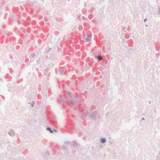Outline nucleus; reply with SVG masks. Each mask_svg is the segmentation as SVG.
I'll return each instance as SVG.
<instances>
[{
    "mask_svg": "<svg viewBox=\"0 0 160 160\" xmlns=\"http://www.w3.org/2000/svg\"><path fill=\"white\" fill-rule=\"evenodd\" d=\"M65 99L61 98V103L62 104L63 108L66 107V105H68L69 103H71L72 105H70V107H72L73 108H76L81 114V118L83 119L86 118L87 116H88L90 119L95 121L98 119H100L99 114L97 111H95L93 112H89L87 111H84L83 108L78 102V98H73L71 96V93L70 92H68L67 96H64Z\"/></svg>",
    "mask_w": 160,
    "mask_h": 160,
    "instance_id": "nucleus-1",
    "label": "nucleus"
},
{
    "mask_svg": "<svg viewBox=\"0 0 160 160\" xmlns=\"http://www.w3.org/2000/svg\"><path fill=\"white\" fill-rule=\"evenodd\" d=\"M53 120H52L50 121V123L53 125L54 127H56L57 124V122L56 120H55L56 117L55 116L53 117Z\"/></svg>",
    "mask_w": 160,
    "mask_h": 160,
    "instance_id": "nucleus-2",
    "label": "nucleus"
},
{
    "mask_svg": "<svg viewBox=\"0 0 160 160\" xmlns=\"http://www.w3.org/2000/svg\"><path fill=\"white\" fill-rule=\"evenodd\" d=\"M59 74L62 75L64 74L66 71L63 68H59Z\"/></svg>",
    "mask_w": 160,
    "mask_h": 160,
    "instance_id": "nucleus-3",
    "label": "nucleus"
},
{
    "mask_svg": "<svg viewBox=\"0 0 160 160\" xmlns=\"http://www.w3.org/2000/svg\"><path fill=\"white\" fill-rule=\"evenodd\" d=\"M87 37L85 39V41L87 42H90L91 39V36L90 35H87Z\"/></svg>",
    "mask_w": 160,
    "mask_h": 160,
    "instance_id": "nucleus-4",
    "label": "nucleus"
},
{
    "mask_svg": "<svg viewBox=\"0 0 160 160\" xmlns=\"http://www.w3.org/2000/svg\"><path fill=\"white\" fill-rule=\"evenodd\" d=\"M9 134L12 136H14L15 135V133L12 130H10L9 132H8Z\"/></svg>",
    "mask_w": 160,
    "mask_h": 160,
    "instance_id": "nucleus-5",
    "label": "nucleus"
},
{
    "mask_svg": "<svg viewBox=\"0 0 160 160\" xmlns=\"http://www.w3.org/2000/svg\"><path fill=\"white\" fill-rule=\"evenodd\" d=\"M46 130L49 131L50 133H52L53 132V130L51 129V128L49 127H48L46 128Z\"/></svg>",
    "mask_w": 160,
    "mask_h": 160,
    "instance_id": "nucleus-6",
    "label": "nucleus"
},
{
    "mask_svg": "<svg viewBox=\"0 0 160 160\" xmlns=\"http://www.w3.org/2000/svg\"><path fill=\"white\" fill-rule=\"evenodd\" d=\"M76 144V141H73L71 142L70 145V147H71L72 146H74L75 144Z\"/></svg>",
    "mask_w": 160,
    "mask_h": 160,
    "instance_id": "nucleus-7",
    "label": "nucleus"
},
{
    "mask_svg": "<svg viewBox=\"0 0 160 160\" xmlns=\"http://www.w3.org/2000/svg\"><path fill=\"white\" fill-rule=\"evenodd\" d=\"M156 160H160V152L157 154L156 158Z\"/></svg>",
    "mask_w": 160,
    "mask_h": 160,
    "instance_id": "nucleus-8",
    "label": "nucleus"
},
{
    "mask_svg": "<svg viewBox=\"0 0 160 160\" xmlns=\"http://www.w3.org/2000/svg\"><path fill=\"white\" fill-rule=\"evenodd\" d=\"M106 140L105 138H102L101 139V142L103 144L106 142Z\"/></svg>",
    "mask_w": 160,
    "mask_h": 160,
    "instance_id": "nucleus-9",
    "label": "nucleus"
},
{
    "mask_svg": "<svg viewBox=\"0 0 160 160\" xmlns=\"http://www.w3.org/2000/svg\"><path fill=\"white\" fill-rule=\"evenodd\" d=\"M97 59L99 61H101L102 59V57L101 56H98L97 57Z\"/></svg>",
    "mask_w": 160,
    "mask_h": 160,
    "instance_id": "nucleus-10",
    "label": "nucleus"
},
{
    "mask_svg": "<svg viewBox=\"0 0 160 160\" xmlns=\"http://www.w3.org/2000/svg\"><path fill=\"white\" fill-rule=\"evenodd\" d=\"M35 54L34 53H32L30 55V57L31 58H34V57H35Z\"/></svg>",
    "mask_w": 160,
    "mask_h": 160,
    "instance_id": "nucleus-11",
    "label": "nucleus"
},
{
    "mask_svg": "<svg viewBox=\"0 0 160 160\" xmlns=\"http://www.w3.org/2000/svg\"><path fill=\"white\" fill-rule=\"evenodd\" d=\"M64 143L66 145H68L69 146H70V145L71 142H70L69 141H66V142H64Z\"/></svg>",
    "mask_w": 160,
    "mask_h": 160,
    "instance_id": "nucleus-12",
    "label": "nucleus"
},
{
    "mask_svg": "<svg viewBox=\"0 0 160 160\" xmlns=\"http://www.w3.org/2000/svg\"><path fill=\"white\" fill-rule=\"evenodd\" d=\"M158 12L160 15V6H158Z\"/></svg>",
    "mask_w": 160,
    "mask_h": 160,
    "instance_id": "nucleus-13",
    "label": "nucleus"
},
{
    "mask_svg": "<svg viewBox=\"0 0 160 160\" xmlns=\"http://www.w3.org/2000/svg\"><path fill=\"white\" fill-rule=\"evenodd\" d=\"M62 148H64V150L66 151H67L68 150V149H67V148H66V146L64 145L63 146V147H62Z\"/></svg>",
    "mask_w": 160,
    "mask_h": 160,
    "instance_id": "nucleus-14",
    "label": "nucleus"
},
{
    "mask_svg": "<svg viewBox=\"0 0 160 160\" xmlns=\"http://www.w3.org/2000/svg\"><path fill=\"white\" fill-rule=\"evenodd\" d=\"M52 49V48H49L48 49V50H47L46 51V53H48L49 52L50 50Z\"/></svg>",
    "mask_w": 160,
    "mask_h": 160,
    "instance_id": "nucleus-15",
    "label": "nucleus"
},
{
    "mask_svg": "<svg viewBox=\"0 0 160 160\" xmlns=\"http://www.w3.org/2000/svg\"><path fill=\"white\" fill-rule=\"evenodd\" d=\"M34 102L33 101H32L31 103V107L32 108L33 107V106H34Z\"/></svg>",
    "mask_w": 160,
    "mask_h": 160,
    "instance_id": "nucleus-16",
    "label": "nucleus"
},
{
    "mask_svg": "<svg viewBox=\"0 0 160 160\" xmlns=\"http://www.w3.org/2000/svg\"><path fill=\"white\" fill-rule=\"evenodd\" d=\"M46 154H47V155H49L50 154V152L49 151H47L46 152Z\"/></svg>",
    "mask_w": 160,
    "mask_h": 160,
    "instance_id": "nucleus-17",
    "label": "nucleus"
},
{
    "mask_svg": "<svg viewBox=\"0 0 160 160\" xmlns=\"http://www.w3.org/2000/svg\"><path fill=\"white\" fill-rule=\"evenodd\" d=\"M145 120V119L144 118H141V121H140V122H141V121L142 120Z\"/></svg>",
    "mask_w": 160,
    "mask_h": 160,
    "instance_id": "nucleus-18",
    "label": "nucleus"
},
{
    "mask_svg": "<svg viewBox=\"0 0 160 160\" xmlns=\"http://www.w3.org/2000/svg\"><path fill=\"white\" fill-rule=\"evenodd\" d=\"M53 130V132L54 131L56 132H57V130L55 129H54Z\"/></svg>",
    "mask_w": 160,
    "mask_h": 160,
    "instance_id": "nucleus-19",
    "label": "nucleus"
},
{
    "mask_svg": "<svg viewBox=\"0 0 160 160\" xmlns=\"http://www.w3.org/2000/svg\"><path fill=\"white\" fill-rule=\"evenodd\" d=\"M147 20V18H145L144 20V22H145Z\"/></svg>",
    "mask_w": 160,
    "mask_h": 160,
    "instance_id": "nucleus-20",
    "label": "nucleus"
},
{
    "mask_svg": "<svg viewBox=\"0 0 160 160\" xmlns=\"http://www.w3.org/2000/svg\"><path fill=\"white\" fill-rule=\"evenodd\" d=\"M85 139H86V137L85 136H84L83 138V139L84 140H85Z\"/></svg>",
    "mask_w": 160,
    "mask_h": 160,
    "instance_id": "nucleus-21",
    "label": "nucleus"
},
{
    "mask_svg": "<svg viewBox=\"0 0 160 160\" xmlns=\"http://www.w3.org/2000/svg\"><path fill=\"white\" fill-rule=\"evenodd\" d=\"M86 35L85 34L84 35H83V37H86Z\"/></svg>",
    "mask_w": 160,
    "mask_h": 160,
    "instance_id": "nucleus-22",
    "label": "nucleus"
},
{
    "mask_svg": "<svg viewBox=\"0 0 160 160\" xmlns=\"http://www.w3.org/2000/svg\"><path fill=\"white\" fill-rule=\"evenodd\" d=\"M140 125H141V123H140Z\"/></svg>",
    "mask_w": 160,
    "mask_h": 160,
    "instance_id": "nucleus-23",
    "label": "nucleus"
}]
</instances>
